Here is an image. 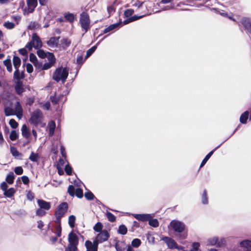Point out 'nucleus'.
I'll return each instance as SVG.
<instances>
[{"instance_id":"obj_44","label":"nucleus","mask_w":251,"mask_h":251,"mask_svg":"<svg viewBox=\"0 0 251 251\" xmlns=\"http://www.w3.org/2000/svg\"><path fill=\"white\" fill-rule=\"evenodd\" d=\"M58 225L55 226V234L58 237L61 236V227L60 225V222H57Z\"/></svg>"},{"instance_id":"obj_53","label":"nucleus","mask_w":251,"mask_h":251,"mask_svg":"<svg viewBox=\"0 0 251 251\" xmlns=\"http://www.w3.org/2000/svg\"><path fill=\"white\" fill-rule=\"evenodd\" d=\"M65 171L67 175H71L72 174V169L71 167L69 164L65 166Z\"/></svg>"},{"instance_id":"obj_59","label":"nucleus","mask_w":251,"mask_h":251,"mask_svg":"<svg viewBox=\"0 0 251 251\" xmlns=\"http://www.w3.org/2000/svg\"><path fill=\"white\" fill-rule=\"evenodd\" d=\"M38 55L41 58H44L47 56V53L42 50H39L37 51Z\"/></svg>"},{"instance_id":"obj_3","label":"nucleus","mask_w":251,"mask_h":251,"mask_svg":"<svg viewBox=\"0 0 251 251\" xmlns=\"http://www.w3.org/2000/svg\"><path fill=\"white\" fill-rule=\"evenodd\" d=\"M90 23V19L88 13L85 12H82L80 15L79 23L85 33L90 29L91 27Z\"/></svg>"},{"instance_id":"obj_30","label":"nucleus","mask_w":251,"mask_h":251,"mask_svg":"<svg viewBox=\"0 0 251 251\" xmlns=\"http://www.w3.org/2000/svg\"><path fill=\"white\" fill-rule=\"evenodd\" d=\"M40 158L39 154L32 152L29 157V159L32 162H38Z\"/></svg>"},{"instance_id":"obj_45","label":"nucleus","mask_w":251,"mask_h":251,"mask_svg":"<svg viewBox=\"0 0 251 251\" xmlns=\"http://www.w3.org/2000/svg\"><path fill=\"white\" fill-rule=\"evenodd\" d=\"M46 57L48 58L49 62L53 64L55 62V58L54 55L52 53L48 52L47 53Z\"/></svg>"},{"instance_id":"obj_51","label":"nucleus","mask_w":251,"mask_h":251,"mask_svg":"<svg viewBox=\"0 0 251 251\" xmlns=\"http://www.w3.org/2000/svg\"><path fill=\"white\" fill-rule=\"evenodd\" d=\"M11 127L13 128H16L18 126V123L14 119H11L9 123Z\"/></svg>"},{"instance_id":"obj_37","label":"nucleus","mask_w":251,"mask_h":251,"mask_svg":"<svg viewBox=\"0 0 251 251\" xmlns=\"http://www.w3.org/2000/svg\"><path fill=\"white\" fill-rule=\"evenodd\" d=\"M64 17L66 20L70 22H73L75 19V16L72 13H67L64 14Z\"/></svg>"},{"instance_id":"obj_34","label":"nucleus","mask_w":251,"mask_h":251,"mask_svg":"<svg viewBox=\"0 0 251 251\" xmlns=\"http://www.w3.org/2000/svg\"><path fill=\"white\" fill-rule=\"evenodd\" d=\"M15 176L13 173L11 172L9 173L6 176V181L10 184H12L14 182Z\"/></svg>"},{"instance_id":"obj_57","label":"nucleus","mask_w":251,"mask_h":251,"mask_svg":"<svg viewBox=\"0 0 251 251\" xmlns=\"http://www.w3.org/2000/svg\"><path fill=\"white\" fill-rule=\"evenodd\" d=\"M202 202L203 204H207L208 203V200L206 196V190H204L202 196Z\"/></svg>"},{"instance_id":"obj_8","label":"nucleus","mask_w":251,"mask_h":251,"mask_svg":"<svg viewBox=\"0 0 251 251\" xmlns=\"http://www.w3.org/2000/svg\"><path fill=\"white\" fill-rule=\"evenodd\" d=\"M27 8H25L24 11V15H27L29 13H32L36 7L38 2L37 0H26Z\"/></svg>"},{"instance_id":"obj_26","label":"nucleus","mask_w":251,"mask_h":251,"mask_svg":"<svg viewBox=\"0 0 251 251\" xmlns=\"http://www.w3.org/2000/svg\"><path fill=\"white\" fill-rule=\"evenodd\" d=\"M22 133L23 137L27 138L29 137L30 134L28 128L25 125H23L21 128Z\"/></svg>"},{"instance_id":"obj_52","label":"nucleus","mask_w":251,"mask_h":251,"mask_svg":"<svg viewBox=\"0 0 251 251\" xmlns=\"http://www.w3.org/2000/svg\"><path fill=\"white\" fill-rule=\"evenodd\" d=\"M75 193L79 198H81L83 197V191L80 188H76Z\"/></svg>"},{"instance_id":"obj_5","label":"nucleus","mask_w":251,"mask_h":251,"mask_svg":"<svg viewBox=\"0 0 251 251\" xmlns=\"http://www.w3.org/2000/svg\"><path fill=\"white\" fill-rule=\"evenodd\" d=\"M43 119V114L41 111L36 110L31 114L29 122L34 125H38L41 123Z\"/></svg>"},{"instance_id":"obj_10","label":"nucleus","mask_w":251,"mask_h":251,"mask_svg":"<svg viewBox=\"0 0 251 251\" xmlns=\"http://www.w3.org/2000/svg\"><path fill=\"white\" fill-rule=\"evenodd\" d=\"M225 240L224 239H221L219 241V238L217 237H213L209 238L207 241V245L213 246L217 244L219 247L222 246L225 244Z\"/></svg>"},{"instance_id":"obj_36","label":"nucleus","mask_w":251,"mask_h":251,"mask_svg":"<svg viewBox=\"0 0 251 251\" xmlns=\"http://www.w3.org/2000/svg\"><path fill=\"white\" fill-rule=\"evenodd\" d=\"M148 221L149 225L154 227H158L159 226V222L156 219H152V218L149 220Z\"/></svg>"},{"instance_id":"obj_25","label":"nucleus","mask_w":251,"mask_h":251,"mask_svg":"<svg viewBox=\"0 0 251 251\" xmlns=\"http://www.w3.org/2000/svg\"><path fill=\"white\" fill-rule=\"evenodd\" d=\"M240 246L248 249V251H251V241L245 240L240 242Z\"/></svg>"},{"instance_id":"obj_28","label":"nucleus","mask_w":251,"mask_h":251,"mask_svg":"<svg viewBox=\"0 0 251 251\" xmlns=\"http://www.w3.org/2000/svg\"><path fill=\"white\" fill-rule=\"evenodd\" d=\"M10 151L11 154L15 157H21L22 156V154L20 153L17 149L14 147L11 146L10 147Z\"/></svg>"},{"instance_id":"obj_29","label":"nucleus","mask_w":251,"mask_h":251,"mask_svg":"<svg viewBox=\"0 0 251 251\" xmlns=\"http://www.w3.org/2000/svg\"><path fill=\"white\" fill-rule=\"evenodd\" d=\"M249 117V112L245 111L240 116V121L242 124L246 123L247 120H248Z\"/></svg>"},{"instance_id":"obj_47","label":"nucleus","mask_w":251,"mask_h":251,"mask_svg":"<svg viewBox=\"0 0 251 251\" xmlns=\"http://www.w3.org/2000/svg\"><path fill=\"white\" fill-rule=\"evenodd\" d=\"M96 49H97V46H94L92 47L91 48H90V49H89L87 51L85 57L86 58L89 57L95 51Z\"/></svg>"},{"instance_id":"obj_55","label":"nucleus","mask_w":251,"mask_h":251,"mask_svg":"<svg viewBox=\"0 0 251 251\" xmlns=\"http://www.w3.org/2000/svg\"><path fill=\"white\" fill-rule=\"evenodd\" d=\"M14 172L17 175H20L23 173V169L21 167H17L15 168Z\"/></svg>"},{"instance_id":"obj_38","label":"nucleus","mask_w":251,"mask_h":251,"mask_svg":"<svg viewBox=\"0 0 251 251\" xmlns=\"http://www.w3.org/2000/svg\"><path fill=\"white\" fill-rule=\"evenodd\" d=\"M200 247V244L199 242H194L192 244V249L189 251H201Z\"/></svg>"},{"instance_id":"obj_64","label":"nucleus","mask_w":251,"mask_h":251,"mask_svg":"<svg viewBox=\"0 0 251 251\" xmlns=\"http://www.w3.org/2000/svg\"><path fill=\"white\" fill-rule=\"evenodd\" d=\"M26 197L29 200L31 201L33 199L34 196L33 193L31 192H28L27 194Z\"/></svg>"},{"instance_id":"obj_46","label":"nucleus","mask_w":251,"mask_h":251,"mask_svg":"<svg viewBox=\"0 0 251 251\" xmlns=\"http://www.w3.org/2000/svg\"><path fill=\"white\" fill-rule=\"evenodd\" d=\"M18 137V134L15 130H12L10 134L9 138L12 141H14Z\"/></svg>"},{"instance_id":"obj_11","label":"nucleus","mask_w":251,"mask_h":251,"mask_svg":"<svg viewBox=\"0 0 251 251\" xmlns=\"http://www.w3.org/2000/svg\"><path fill=\"white\" fill-rule=\"evenodd\" d=\"M85 246L86 251H98V243L94 240L93 242L87 240L85 241Z\"/></svg>"},{"instance_id":"obj_63","label":"nucleus","mask_w":251,"mask_h":251,"mask_svg":"<svg viewBox=\"0 0 251 251\" xmlns=\"http://www.w3.org/2000/svg\"><path fill=\"white\" fill-rule=\"evenodd\" d=\"M0 188L1 190L4 192L5 190H7V183L5 182H2L0 184Z\"/></svg>"},{"instance_id":"obj_39","label":"nucleus","mask_w":251,"mask_h":251,"mask_svg":"<svg viewBox=\"0 0 251 251\" xmlns=\"http://www.w3.org/2000/svg\"><path fill=\"white\" fill-rule=\"evenodd\" d=\"M127 231V229L125 225H121L119 227L118 229V233L122 234V235H125L126 234Z\"/></svg>"},{"instance_id":"obj_56","label":"nucleus","mask_w":251,"mask_h":251,"mask_svg":"<svg viewBox=\"0 0 251 251\" xmlns=\"http://www.w3.org/2000/svg\"><path fill=\"white\" fill-rule=\"evenodd\" d=\"M134 13V10L131 9H128L125 11V16L126 17H128L131 16Z\"/></svg>"},{"instance_id":"obj_4","label":"nucleus","mask_w":251,"mask_h":251,"mask_svg":"<svg viewBox=\"0 0 251 251\" xmlns=\"http://www.w3.org/2000/svg\"><path fill=\"white\" fill-rule=\"evenodd\" d=\"M42 45V43L39 37L36 33H33L32 36L31 41L27 44L25 47L29 50H30L33 47L37 49L41 48Z\"/></svg>"},{"instance_id":"obj_15","label":"nucleus","mask_w":251,"mask_h":251,"mask_svg":"<svg viewBox=\"0 0 251 251\" xmlns=\"http://www.w3.org/2000/svg\"><path fill=\"white\" fill-rule=\"evenodd\" d=\"M37 202L39 207L45 210L46 211H48L50 208L51 205L49 202L43 200H38Z\"/></svg>"},{"instance_id":"obj_14","label":"nucleus","mask_w":251,"mask_h":251,"mask_svg":"<svg viewBox=\"0 0 251 251\" xmlns=\"http://www.w3.org/2000/svg\"><path fill=\"white\" fill-rule=\"evenodd\" d=\"M68 242L78 245L79 238L77 235L73 231L71 232L68 235Z\"/></svg>"},{"instance_id":"obj_43","label":"nucleus","mask_w":251,"mask_h":251,"mask_svg":"<svg viewBox=\"0 0 251 251\" xmlns=\"http://www.w3.org/2000/svg\"><path fill=\"white\" fill-rule=\"evenodd\" d=\"M106 217L109 221L111 222H114L116 220V217L111 213L107 212L106 213Z\"/></svg>"},{"instance_id":"obj_50","label":"nucleus","mask_w":251,"mask_h":251,"mask_svg":"<svg viewBox=\"0 0 251 251\" xmlns=\"http://www.w3.org/2000/svg\"><path fill=\"white\" fill-rule=\"evenodd\" d=\"M75 189L73 185H70L68 189V192L69 194L72 196H74L75 195Z\"/></svg>"},{"instance_id":"obj_22","label":"nucleus","mask_w":251,"mask_h":251,"mask_svg":"<svg viewBox=\"0 0 251 251\" xmlns=\"http://www.w3.org/2000/svg\"><path fill=\"white\" fill-rule=\"evenodd\" d=\"M30 30H36L41 28V25L37 22L31 21L27 27Z\"/></svg>"},{"instance_id":"obj_40","label":"nucleus","mask_w":251,"mask_h":251,"mask_svg":"<svg viewBox=\"0 0 251 251\" xmlns=\"http://www.w3.org/2000/svg\"><path fill=\"white\" fill-rule=\"evenodd\" d=\"M3 63L4 65L6 67L7 70L8 72H11L12 70L11 60L9 59H6L4 61Z\"/></svg>"},{"instance_id":"obj_42","label":"nucleus","mask_w":251,"mask_h":251,"mask_svg":"<svg viewBox=\"0 0 251 251\" xmlns=\"http://www.w3.org/2000/svg\"><path fill=\"white\" fill-rule=\"evenodd\" d=\"M3 26L7 29H12L15 27V25L13 23L7 21L3 24Z\"/></svg>"},{"instance_id":"obj_6","label":"nucleus","mask_w":251,"mask_h":251,"mask_svg":"<svg viewBox=\"0 0 251 251\" xmlns=\"http://www.w3.org/2000/svg\"><path fill=\"white\" fill-rule=\"evenodd\" d=\"M68 208V204L66 202L61 203L57 207L55 213L56 218V222H59L60 219L67 212Z\"/></svg>"},{"instance_id":"obj_32","label":"nucleus","mask_w":251,"mask_h":251,"mask_svg":"<svg viewBox=\"0 0 251 251\" xmlns=\"http://www.w3.org/2000/svg\"><path fill=\"white\" fill-rule=\"evenodd\" d=\"M241 23L246 28L249 29L251 27V23L249 19L246 18H243Z\"/></svg>"},{"instance_id":"obj_33","label":"nucleus","mask_w":251,"mask_h":251,"mask_svg":"<svg viewBox=\"0 0 251 251\" xmlns=\"http://www.w3.org/2000/svg\"><path fill=\"white\" fill-rule=\"evenodd\" d=\"M16 192V190L13 188H11L8 190H5L4 192V195L7 197H11L14 193Z\"/></svg>"},{"instance_id":"obj_31","label":"nucleus","mask_w":251,"mask_h":251,"mask_svg":"<svg viewBox=\"0 0 251 251\" xmlns=\"http://www.w3.org/2000/svg\"><path fill=\"white\" fill-rule=\"evenodd\" d=\"M77 245L69 243L65 249V251H77Z\"/></svg>"},{"instance_id":"obj_49","label":"nucleus","mask_w":251,"mask_h":251,"mask_svg":"<svg viewBox=\"0 0 251 251\" xmlns=\"http://www.w3.org/2000/svg\"><path fill=\"white\" fill-rule=\"evenodd\" d=\"M102 225L100 223H97L94 226V230L97 232H100L102 230Z\"/></svg>"},{"instance_id":"obj_9","label":"nucleus","mask_w":251,"mask_h":251,"mask_svg":"<svg viewBox=\"0 0 251 251\" xmlns=\"http://www.w3.org/2000/svg\"><path fill=\"white\" fill-rule=\"evenodd\" d=\"M109 236V233L107 230H102L98 234L94 240L99 244V243H102L107 240Z\"/></svg>"},{"instance_id":"obj_41","label":"nucleus","mask_w":251,"mask_h":251,"mask_svg":"<svg viewBox=\"0 0 251 251\" xmlns=\"http://www.w3.org/2000/svg\"><path fill=\"white\" fill-rule=\"evenodd\" d=\"M75 217L74 215H71L69 217V225L72 228H73L75 226Z\"/></svg>"},{"instance_id":"obj_61","label":"nucleus","mask_w":251,"mask_h":251,"mask_svg":"<svg viewBox=\"0 0 251 251\" xmlns=\"http://www.w3.org/2000/svg\"><path fill=\"white\" fill-rule=\"evenodd\" d=\"M15 89L18 94H21L23 92V88L20 85H17L15 87Z\"/></svg>"},{"instance_id":"obj_12","label":"nucleus","mask_w":251,"mask_h":251,"mask_svg":"<svg viewBox=\"0 0 251 251\" xmlns=\"http://www.w3.org/2000/svg\"><path fill=\"white\" fill-rule=\"evenodd\" d=\"M132 215L137 220L142 222L148 221L153 217V216L150 214H132Z\"/></svg>"},{"instance_id":"obj_18","label":"nucleus","mask_w":251,"mask_h":251,"mask_svg":"<svg viewBox=\"0 0 251 251\" xmlns=\"http://www.w3.org/2000/svg\"><path fill=\"white\" fill-rule=\"evenodd\" d=\"M127 246L124 241H118L115 245V248L117 251H126Z\"/></svg>"},{"instance_id":"obj_35","label":"nucleus","mask_w":251,"mask_h":251,"mask_svg":"<svg viewBox=\"0 0 251 251\" xmlns=\"http://www.w3.org/2000/svg\"><path fill=\"white\" fill-rule=\"evenodd\" d=\"M131 246L132 247V248H133H133H138L141 245V241L139 239L135 238V239H134L131 241Z\"/></svg>"},{"instance_id":"obj_13","label":"nucleus","mask_w":251,"mask_h":251,"mask_svg":"<svg viewBox=\"0 0 251 251\" xmlns=\"http://www.w3.org/2000/svg\"><path fill=\"white\" fill-rule=\"evenodd\" d=\"M161 239L167 244L168 247L170 249H174L175 246L176 245V242L170 237L162 236Z\"/></svg>"},{"instance_id":"obj_48","label":"nucleus","mask_w":251,"mask_h":251,"mask_svg":"<svg viewBox=\"0 0 251 251\" xmlns=\"http://www.w3.org/2000/svg\"><path fill=\"white\" fill-rule=\"evenodd\" d=\"M46 213V210L39 207L36 211V214L38 216H43Z\"/></svg>"},{"instance_id":"obj_7","label":"nucleus","mask_w":251,"mask_h":251,"mask_svg":"<svg viewBox=\"0 0 251 251\" xmlns=\"http://www.w3.org/2000/svg\"><path fill=\"white\" fill-rule=\"evenodd\" d=\"M170 227L176 232L181 233L184 230L185 225L180 221L173 220L170 224Z\"/></svg>"},{"instance_id":"obj_27","label":"nucleus","mask_w":251,"mask_h":251,"mask_svg":"<svg viewBox=\"0 0 251 251\" xmlns=\"http://www.w3.org/2000/svg\"><path fill=\"white\" fill-rule=\"evenodd\" d=\"M144 16V15L140 16H133L131 17H130L126 20H125L123 22L124 25L127 24L130 22L135 21L137 20H138L141 18H142Z\"/></svg>"},{"instance_id":"obj_54","label":"nucleus","mask_w":251,"mask_h":251,"mask_svg":"<svg viewBox=\"0 0 251 251\" xmlns=\"http://www.w3.org/2000/svg\"><path fill=\"white\" fill-rule=\"evenodd\" d=\"M85 197L88 200H92L94 199V195L92 193L89 192L85 194Z\"/></svg>"},{"instance_id":"obj_19","label":"nucleus","mask_w":251,"mask_h":251,"mask_svg":"<svg viewBox=\"0 0 251 251\" xmlns=\"http://www.w3.org/2000/svg\"><path fill=\"white\" fill-rule=\"evenodd\" d=\"M71 44V40L68 38H63L60 41V44H59L60 48L63 49H66L68 48Z\"/></svg>"},{"instance_id":"obj_17","label":"nucleus","mask_w":251,"mask_h":251,"mask_svg":"<svg viewBox=\"0 0 251 251\" xmlns=\"http://www.w3.org/2000/svg\"><path fill=\"white\" fill-rule=\"evenodd\" d=\"M13 64L16 70L14 72V76L16 78H18L17 76V74H19V71L18 70V68L19 67L21 64V59L19 57L17 56H14L13 57Z\"/></svg>"},{"instance_id":"obj_21","label":"nucleus","mask_w":251,"mask_h":251,"mask_svg":"<svg viewBox=\"0 0 251 251\" xmlns=\"http://www.w3.org/2000/svg\"><path fill=\"white\" fill-rule=\"evenodd\" d=\"M29 60L31 62H32L34 64V66L36 68H40L41 67V64L38 62L37 57L34 54H30Z\"/></svg>"},{"instance_id":"obj_60","label":"nucleus","mask_w":251,"mask_h":251,"mask_svg":"<svg viewBox=\"0 0 251 251\" xmlns=\"http://www.w3.org/2000/svg\"><path fill=\"white\" fill-rule=\"evenodd\" d=\"M26 70L28 73H31L33 72V67L30 64L27 63L26 65Z\"/></svg>"},{"instance_id":"obj_2","label":"nucleus","mask_w":251,"mask_h":251,"mask_svg":"<svg viewBox=\"0 0 251 251\" xmlns=\"http://www.w3.org/2000/svg\"><path fill=\"white\" fill-rule=\"evenodd\" d=\"M68 75V70L66 68H58L54 72L53 78L58 82L61 80L64 83Z\"/></svg>"},{"instance_id":"obj_1","label":"nucleus","mask_w":251,"mask_h":251,"mask_svg":"<svg viewBox=\"0 0 251 251\" xmlns=\"http://www.w3.org/2000/svg\"><path fill=\"white\" fill-rule=\"evenodd\" d=\"M4 112L6 116L16 115L19 119H21L23 116V109L19 101H17L15 103L13 108L10 107H5Z\"/></svg>"},{"instance_id":"obj_16","label":"nucleus","mask_w":251,"mask_h":251,"mask_svg":"<svg viewBox=\"0 0 251 251\" xmlns=\"http://www.w3.org/2000/svg\"><path fill=\"white\" fill-rule=\"evenodd\" d=\"M59 37H51L47 42V45L51 48H55L57 47Z\"/></svg>"},{"instance_id":"obj_58","label":"nucleus","mask_w":251,"mask_h":251,"mask_svg":"<svg viewBox=\"0 0 251 251\" xmlns=\"http://www.w3.org/2000/svg\"><path fill=\"white\" fill-rule=\"evenodd\" d=\"M52 65H53V64H52L50 62L46 63L44 64V65L43 66L41 65L42 70H48L49 68H50L52 66Z\"/></svg>"},{"instance_id":"obj_62","label":"nucleus","mask_w":251,"mask_h":251,"mask_svg":"<svg viewBox=\"0 0 251 251\" xmlns=\"http://www.w3.org/2000/svg\"><path fill=\"white\" fill-rule=\"evenodd\" d=\"M22 180L24 184H27L29 183V180L27 176H24L22 177Z\"/></svg>"},{"instance_id":"obj_23","label":"nucleus","mask_w":251,"mask_h":251,"mask_svg":"<svg viewBox=\"0 0 251 251\" xmlns=\"http://www.w3.org/2000/svg\"><path fill=\"white\" fill-rule=\"evenodd\" d=\"M220 147V146H218L217 148H216L215 149L211 151L210 152L208 153V154L205 157V158L203 159V160L202 161L200 167L201 168L203 167L205 164L206 163V162L208 161V160L209 159V158L211 156V155L213 154L214 152Z\"/></svg>"},{"instance_id":"obj_24","label":"nucleus","mask_w":251,"mask_h":251,"mask_svg":"<svg viewBox=\"0 0 251 251\" xmlns=\"http://www.w3.org/2000/svg\"><path fill=\"white\" fill-rule=\"evenodd\" d=\"M120 25H121L120 23H118L111 25L109 26H108L107 27L105 28L104 29L103 33H106L108 32H110V31L113 30V29H114L115 28H118Z\"/></svg>"},{"instance_id":"obj_20","label":"nucleus","mask_w":251,"mask_h":251,"mask_svg":"<svg viewBox=\"0 0 251 251\" xmlns=\"http://www.w3.org/2000/svg\"><path fill=\"white\" fill-rule=\"evenodd\" d=\"M48 127L49 131V135L52 136L54 133V130L56 127V125L53 121H50L48 125Z\"/></svg>"}]
</instances>
